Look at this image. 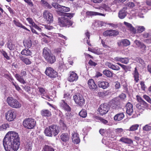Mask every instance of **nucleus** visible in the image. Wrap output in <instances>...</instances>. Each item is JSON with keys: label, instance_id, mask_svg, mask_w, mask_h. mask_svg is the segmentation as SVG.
I'll return each instance as SVG.
<instances>
[{"label": "nucleus", "instance_id": "nucleus-1", "mask_svg": "<svg viewBox=\"0 0 151 151\" xmlns=\"http://www.w3.org/2000/svg\"><path fill=\"white\" fill-rule=\"evenodd\" d=\"M3 141L20 144L19 135L17 133L14 131L8 132L4 138Z\"/></svg>", "mask_w": 151, "mask_h": 151}, {"label": "nucleus", "instance_id": "nucleus-2", "mask_svg": "<svg viewBox=\"0 0 151 151\" xmlns=\"http://www.w3.org/2000/svg\"><path fill=\"white\" fill-rule=\"evenodd\" d=\"M59 128L56 125H51L46 128L44 131L45 134L47 136L51 137L52 135L56 136L59 132Z\"/></svg>", "mask_w": 151, "mask_h": 151}, {"label": "nucleus", "instance_id": "nucleus-3", "mask_svg": "<svg viewBox=\"0 0 151 151\" xmlns=\"http://www.w3.org/2000/svg\"><path fill=\"white\" fill-rule=\"evenodd\" d=\"M3 145L6 151H17L19 148L20 144L3 141Z\"/></svg>", "mask_w": 151, "mask_h": 151}, {"label": "nucleus", "instance_id": "nucleus-4", "mask_svg": "<svg viewBox=\"0 0 151 151\" xmlns=\"http://www.w3.org/2000/svg\"><path fill=\"white\" fill-rule=\"evenodd\" d=\"M43 55L48 63L52 64L55 61V56L51 53L50 51L47 47H45L43 49Z\"/></svg>", "mask_w": 151, "mask_h": 151}, {"label": "nucleus", "instance_id": "nucleus-5", "mask_svg": "<svg viewBox=\"0 0 151 151\" xmlns=\"http://www.w3.org/2000/svg\"><path fill=\"white\" fill-rule=\"evenodd\" d=\"M58 23L61 27H69L72 26L73 23L69 19L65 17H59L58 19Z\"/></svg>", "mask_w": 151, "mask_h": 151}, {"label": "nucleus", "instance_id": "nucleus-6", "mask_svg": "<svg viewBox=\"0 0 151 151\" xmlns=\"http://www.w3.org/2000/svg\"><path fill=\"white\" fill-rule=\"evenodd\" d=\"M6 101L8 104L12 108H19L21 106V104L19 102L13 97H8Z\"/></svg>", "mask_w": 151, "mask_h": 151}, {"label": "nucleus", "instance_id": "nucleus-7", "mask_svg": "<svg viewBox=\"0 0 151 151\" xmlns=\"http://www.w3.org/2000/svg\"><path fill=\"white\" fill-rule=\"evenodd\" d=\"M36 124L35 121L30 118L25 119L23 123L24 126L28 129H33L35 126Z\"/></svg>", "mask_w": 151, "mask_h": 151}, {"label": "nucleus", "instance_id": "nucleus-8", "mask_svg": "<svg viewBox=\"0 0 151 151\" xmlns=\"http://www.w3.org/2000/svg\"><path fill=\"white\" fill-rule=\"evenodd\" d=\"M73 99L76 103L80 106H83L85 104V99L82 95L80 93H77L73 96Z\"/></svg>", "mask_w": 151, "mask_h": 151}, {"label": "nucleus", "instance_id": "nucleus-9", "mask_svg": "<svg viewBox=\"0 0 151 151\" xmlns=\"http://www.w3.org/2000/svg\"><path fill=\"white\" fill-rule=\"evenodd\" d=\"M46 75L51 78H55L57 77V72L51 67H47L45 71Z\"/></svg>", "mask_w": 151, "mask_h": 151}, {"label": "nucleus", "instance_id": "nucleus-10", "mask_svg": "<svg viewBox=\"0 0 151 151\" xmlns=\"http://www.w3.org/2000/svg\"><path fill=\"white\" fill-rule=\"evenodd\" d=\"M43 16L47 20V23L50 24L53 22V18L52 14L47 10H45L44 11Z\"/></svg>", "mask_w": 151, "mask_h": 151}, {"label": "nucleus", "instance_id": "nucleus-11", "mask_svg": "<svg viewBox=\"0 0 151 151\" xmlns=\"http://www.w3.org/2000/svg\"><path fill=\"white\" fill-rule=\"evenodd\" d=\"M109 111V109L107 104H101L98 109V111L99 114L103 115L106 114Z\"/></svg>", "mask_w": 151, "mask_h": 151}, {"label": "nucleus", "instance_id": "nucleus-12", "mask_svg": "<svg viewBox=\"0 0 151 151\" xmlns=\"http://www.w3.org/2000/svg\"><path fill=\"white\" fill-rule=\"evenodd\" d=\"M21 74L22 76H20L19 74H16L15 75V77L17 80L19 82L23 84H24L26 83V82L22 78V77L26 75V71L25 70H22L21 71Z\"/></svg>", "mask_w": 151, "mask_h": 151}, {"label": "nucleus", "instance_id": "nucleus-13", "mask_svg": "<svg viewBox=\"0 0 151 151\" xmlns=\"http://www.w3.org/2000/svg\"><path fill=\"white\" fill-rule=\"evenodd\" d=\"M16 116L15 113L12 110L9 111L6 114V119L9 121L13 120Z\"/></svg>", "mask_w": 151, "mask_h": 151}, {"label": "nucleus", "instance_id": "nucleus-14", "mask_svg": "<svg viewBox=\"0 0 151 151\" xmlns=\"http://www.w3.org/2000/svg\"><path fill=\"white\" fill-rule=\"evenodd\" d=\"M109 105L111 107L115 109H118L120 107L119 103L117 99L111 100L109 102Z\"/></svg>", "mask_w": 151, "mask_h": 151}, {"label": "nucleus", "instance_id": "nucleus-15", "mask_svg": "<svg viewBox=\"0 0 151 151\" xmlns=\"http://www.w3.org/2000/svg\"><path fill=\"white\" fill-rule=\"evenodd\" d=\"M70 10V8L69 7L60 5L59 10H57L56 12L59 15H61L63 14V12H68Z\"/></svg>", "mask_w": 151, "mask_h": 151}, {"label": "nucleus", "instance_id": "nucleus-16", "mask_svg": "<svg viewBox=\"0 0 151 151\" xmlns=\"http://www.w3.org/2000/svg\"><path fill=\"white\" fill-rule=\"evenodd\" d=\"M127 8L126 7H124L123 9L120 10L118 13L119 17L121 19L124 18L127 15V12L126 10Z\"/></svg>", "mask_w": 151, "mask_h": 151}, {"label": "nucleus", "instance_id": "nucleus-17", "mask_svg": "<svg viewBox=\"0 0 151 151\" xmlns=\"http://www.w3.org/2000/svg\"><path fill=\"white\" fill-rule=\"evenodd\" d=\"M78 77L76 73L73 72H70V76L68 78V80L70 82H72L77 80Z\"/></svg>", "mask_w": 151, "mask_h": 151}, {"label": "nucleus", "instance_id": "nucleus-18", "mask_svg": "<svg viewBox=\"0 0 151 151\" xmlns=\"http://www.w3.org/2000/svg\"><path fill=\"white\" fill-rule=\"evenodd\" d=\"M117 44L119 46H127L130 45V42L127 39H122L119 40L117 42Z\"/></svg>", "mask_w": 151, "mask_h": 151}, {"label": "nucleus", "instance_id": "nucleus-19", "mask_svg": "<svg viewBox=\"0 0 151 151\" xmlns=\"http://www.w3.org/2000/svg\"><path fill=\"white\" fill-rule=\"evenodd\" d=\"M98 86L100 88L105 89L109 87V83L106 81H99L98 82Z\"/></svg>", "mask_w": 151, "mask_h": 151}, {"label": "nucleus", "instance_id": "nucleus-20", "mask_svg": "<svg viewBox=\"0 0 151 151\" xmlns=\"http://www.w3.org/2000/svg\"><path fill=\"white\" fill-rule=\"evenodd\" d=\"M126 112L129 115H131L133 112V105L130 103L128 102L126 105Z\"/></svg>", "mask_w": 151, "mask_h": 151}, {"label": "nucleus", "instance_id": "nucleus-21", "mask_svg": "<svg viewBox=\"0 0 151 151\" xmlns=\"http://www.w3.org/2000/svg\"><path fill=\"white\" fill-rule=\"evenodd\" d=\"M60 105L61 107L65 110L68 111H70V107L64 100H61L60 102Z\"/></svg>", "mask_w": 151, "mask_h": 151}, {"label": "nucleus", "instance_id": "nucleus-22", "mask_svg": "<svg viewBox=\"0 0 151 151\" xmlns=\"http://www.w3.org/2000/svg\"><path fill=\"white\" fill-rule=\"evenodd\" d=\"M88 84L90 89L95 90L97 88V86L95 84L93 80L92 79L88 80Z\"/></svg>", "mask_w": 151, "mask_h": 151}, {"label": "nucleus", "instance_id": "nucleus-23", "mask_svg": "<svg viewBox=\"0 0 151 151\" xmlns=\"http://www.w3.org/2000/svg\"><path fill=\"white\" fill-rule=\"evenodd\" d=\"M73 142L76 144H78L80 142V139L78 136V134L76 133H74L72 137Z\"/></svg>", "mask_w": 151, "mask_h": 151}, {"label": "nucleus", "instance_id": "nucleus-24", "mask_svg": "<svg viewBox=\"0 0 151 151\" xmlns=\"http://www.w3.org/2000/svg\"><path fill=\"white\" fill-rule=\"evenodd\" d=\"M40 114L42 116L49 117L51 115V112L48 109H43L40 111Z\"/></svg>", "mask_w": 151, "mask_h": 151}, {"label": "nucleus", "instance_id": "nucleus-25", "mask_svg": "<svg viewBox=\"0 0 151 151\" xmlns=\"http://www.w3.org/2000/svg\"><path fill=\"white\" fill-rule=\"evenodd\" d=\"M119 141L126 144H132L133 143V141L131 139L125 137H122L119 140Z\"/></svg>", "mask_w": 151, "mask_h": 151}, {"label": "nucleus", "instance_id": "nucleus-26", "mask_svg": "<svg viewBox=\"0 0 151 151\" xmlns=\"http://www.w3.org/2000/svg\"><path fill=\"white\" fill-rule=\"evenodd\" d=\"M19 57L20 60L26 65H29L31 64V61L28 58L24 57L21 55H19Z\"/></svg>", "mask_w": 151, "mask_h": 151}, {"label": "nucleus", "instance_id": "nucleus-27", "mask_svg": "<svg viewBox=\"0 0 151 151\" xmlns=\"http://www.w3.org/2000/svg\"><path fill=\"white\" fill-rule=\"evenodd\" d=\"M124 115L123 113L118 114L115 115L114 119L115 121H120L122 120L124 117Z\"/></svg>", "mask_w": 151, "mask_h": 151}, {"label": "nucleus", "instance_id": "nucleus-28", "mask_svg": "<svg viewBox=\"0 0 151 151\" xmlns=\"http://www.w3.org/2000/svg\"><path fill=\"white\" fill-rule=\"evenodd\" d=\"M106 65L109 68L114 70H119L120 69V68L118 65H115L111 63H107Z\"/></svg>", "mask_w": 151, "mask_h": 151}, {"label": "nucleus", "instance_id": "nucleus-29", "mask_svg": "<svg viewBox=\"0 0 151 151\" xmlns=\"http://www.w3.org/2000/svg\"><path fill=\"white\" fill-rule=\"evenodd\" d=\"M21 54L25 56H30L32 55V52L28 49H24L21 52Z\"/></svg>", "mask_w": 151, "mask_h": 151}, {"label": "nucleus", "instance_id": "nucleus-30", "mask_svg": "<svg viewBox=\"0 0 151 151\" xmlns=\"http://www.w3.org/2000/svg\"><path fill=\"white\" fill-rule=\"evenodd\" d=\"M60 139L63 142H66L69 139V135L66 133H63L60 136Z\"/></svg>", "mask_w": 151, "mask_h": 151}, {"label": "nucleus", "instance_id": "nucleus-31", "mask_svg": "<svg viewBox=\"0 0 151 151\" xmlns=\"http://www.w3.org/2000/svg\"><path fill=\"white\" fill-rule=\"evenodd\" d=\"M41 3L43 6L47 8L50 9L52 8V6L47 2L45 0H41Z\"/></svg>", "mask_w": 151, "mask_h": 151}, {"label": "nucleus", "instance_id": "nucleus-32", "mask_svg": "<svg viewBox=\"0 0 151 151\" xmlns=\"http://www.w3.org/2000/svg\"><path fill=\"white\" fill-rule=\"evenodd\" d=\"M59 124L63 132L67 129L66 125L63 120L60 119L59 122Z\"/></svg>", "mask_w": 151, "mask_h": 151}, {"label": "nucleus", "instance_id": "nucleus-33", "mask_svg": "<svg viewBox=\"0 0 151 151\" xmlns=\"http://www.w3.org/2000/svg\"><path fill=\"white\" fill-rule=\"evenodd\" d=\"M133 75L134 80L136 81V82H138L139 81V73L136 67L135 68Z\"/></svg>", "mask_w": 151, "mask_h": 151}, {"label": "nucleus", "instance_id": "nucleus-34", "mask_svg": "<svg viewBox=\"0 0 151 151\" xmlns=\"http://www.w3.org/2000/svg\"><path fill=\"white\" fill-rule=\"evenodd\" d=\"M32 147V143L31 142H26L25 144V148L27 151L31 150Z\"/></svg>", "mask_w": 151, "mask_h": 151}, {"label": "nucleus", "instance_id": "nucleus-35", "mask_svg": "<svg viewBox=\"0 0 151 151\" xmlns=\"http://www.w3.org/2000/svg\"><path fill=\"white\" fill-rule=\"evenodd\" d=\"M13 22L14 24L17 27L22 28L26 30L27 31H30V30L26 27L25 26H23L21 23L15 20H14Z\"/></svg>", "mask_w": 151, "mask_h": 151}, {"label": "nucleus", "instance_id": "nucleus-36", "mask_svg": "<svg viewBox=\"0 0 151 151\" xmlns=\"http://www.w3.org/2000/svg\"><path fill=\"white\" fill-rule=\"evenodd\" d=\"M43 151H54V149L51 146L45 145L43 148Z\"/></svg>", "mask_w": 151, "mask_h": 151}, {"label": "nucleus", "instance_id": "nucleus-37", "mask_svg": "<svg viewBox=\"0 0 151 151\" xmlns=\"http://www.w3.org/2000/svg\"><path fill=\"white\" fill-rule=\"evenodd\" d=\"M136 98L138 102H139L141 104H142L145 106H146L147 105V103L144 101L142 98L140 97L139 96L137 95L136 96Z\"/></svg>", "mask_w": 151, "mask_h": 151}, {"label": "nucleus", "instance_id": "nucleus-38", "mask_svg": "<svg viewBox=\"0 0 151 151\" xmlns=\"http://www.w3.org/2000/svg\"><path fill=\"white\" fill-rule=\"evenodd\" d=\"M103 73L108 77H111L112 76V73L109 70H105L103 71Z\"/></svg>", "mask_w": 151, "mask_h": 151}, {"label": "nucleus", "instance_id": "nucleus-39", "mask_svg": "<svg viewBox=\"0 0 151 151\" xmlns=\"http://www.w3.org/2000/svg\"><path fill=\"white\" fill-rule=\"evenodd\" d=\"M139 125L138 124H135L132 125L128 130L130 131H134L138 129Z\"/></svg>", "mask_w": 151, "mask_h": 151}, {"label": "nucleus", "instance_id": "nucleus-40", "mask_svg": "<svg viewBox=\"0 0 151 151\" xmlns=\"http://www.w3.org/2000/svg\"><path fill=\"white\" fill-rule=\"evenodd\" d=\"M143 131H148L151 130V124H146L143 127Z\"/></svg>", "mask_w": 151, "mask_h": 151}, {"label": "nucleus", "instance_id": "nucleus-41", "mask_svg": "<svg viewBox=\"0 0 151 151\" xmlns=\"http://www.w3.org/2000/svg\"><path fill=\"white\" fill-rule=\"evenodd\" d=\"M7 45V47L10 50H13L14 49L15 47V45L12 42H8Z\"/></svg>", "mask_w": 151, "mask_h": 151}, {"label": "nucleus", "instance_id": "nucleus-42", "mask_svg": "<svg viewBox=\"0 0 151 151\" xmlns=\"http://www.w3.org/2000/svg\"><path fill=\"white\" fill-rule=\"evenodd\" d=\"M103 35L104 36L106 37L108 36H112L111 30H108L104 32Z\"/></svg>", "mask_w": 151, "mask_h": 151}, {"label": "nucleus", "instance_id": "nucleus-43", "mask_svg": "<svg viewBox=\"0 0 151 151\" xmlns=\"http://www.w3.org/2000/svg\"><path fill=\"white\" fill-rule=\"evenodd\" d=\"M79 114L81 117L84 118L87 116V112L85 110H82L80 112Z\"/></svg>", "mask_w": 151, "mask_h": 151}, {"label": "nucleus", "instance_id": "nucleus-44", "mask_svg": "<svg viewBox=\"0 0 151 151\" xmlns=\"http://www.w3.org/2000/svg\"><path fill=\"white\" fill-rule=\"evenodd\" d=\"M137 28L136 33H141L144 31L145 29L144 27L142 26H137Z\"/></svg>", "mask_w": 151, "mask_h": 151}, {"label": "nucleus", "instance_id": "nucleus-45", "mask_svg": "<svg viewBox=\"0 0 151 151\" xmlns=\"http://www.w3.org/2000/svg\"><path fill=\"white\" fill-rule=\"evenodd\" d=\"M108 92L107 91H104V92H101L98 93V95L99 97H104L106 95H107Z\"/></svg>", "mask_w": 151, "mask_h": 151}, {"label": "nucleus", "instance_id": "nucleus-46", "mask_svg": "<svg viewBox=\"0 0 151 151\" xmlns=\"http://www.w3.org/2000/svg\"><path fill=\"white\" fill-rule=\"evenodd\" d=\"M24 45L26 47H27L28 48H30L32 46V42L30 40H27Z\"/></svg>", "mask_w": 151, "mask_h": 151}, {"label": "nucleus", "instance_id": "nucleus-47", "mask_svg": "<svg viewBox=\"0 0 151 151\" xmlns=\"http://www.w3.org/2000/svg\"><path fill=\"white\" fill-rule=\"evenodd\" d=\"M133 34H135L136 33V30L132 26V25L129 28L127 29Z\"/></svg>", "mask_w": 151, "mask_h": 151}, {"label": "nucleus", "instance_id": "nucleus-48", "mask_svg": "<svg viewBox=\"0 0 151 151\" xmlns=\"http://www.w3.org/2000/svg\"><path fill=\"white\" fill-rule=\"evenodd\" d=\"M121 62L125 64H127L129 62V59L128 58H122Z\"/></svg>", "mask_w": 151, "mask_h": 151}, {"label": "nucleus", "instance_id": "nucleus-49", "mask_svg": "<svg viewBox=\"0 0 151 151\" xmlns=\"http://www.w3.org/2000/svg\"><path fill=\"white\" fill-rule=\"evenodd\" d=\"M52 6L58 10H59V8L60 7V5L55 3H52Z\"/></svg>", "mask_w": 151, "mask_h": 151}, {"label": "nucleus", "instance_id": "nucleus-50", "mask_svg": "<svg viewBox=\"0 0 151 151\" xmlns=\"http://www.w3.org/2000/svg\"><path fill=\"white\" fill-rule=\"evenodd\" d=\"M117 64L121 66V67L125 70L126 72L127 71V70H128L129 68V67L128 66L119 63H117Z\"/></svg>", "mask_w": 151, "mask_h": 151}, {"label": "nucleus", "instance_id": "nucleus-51", "mask_svg": "<svg viewBox=\"0 0 151 151\" xmlns=\"http://www.w3.org/2000/svg\"><path fill=\"white\" fill-rule=\"evenodd\" d=\"M143 97L148 103L151 104V99L149 96L144 95L143 96Z\"/></svg>", "mask_w": 151, "mask_h": 151}, {"label": "nucleus", "instance_id": "nucleus-52", "mask_svg": "<svg viewBox=\"0 0 151 151\" xmlns=\"http://www.w3.org/2000/svg\"><path fill=\"white\" fill-rule=\"evenodd\" d=\"M126 6L130 8H133L135 6V5L133 2H129L126 4Z\"/></svg>", "mask_w": 151, "mask_h": 151}, {"label": "nucleus", "instance_id": "nucleus-53", "mask_svg": "<svg viewBox=\"0 0 151 151\" xmlns=\"http://www.w3.org/2000/svg\"><path fill=\"white\" fill-rule=\"evenodd\" d=\"M137 61L139 63L142 65H144L145 64L144 61L140 58H137L136 59Z\"/></svg>", "mask_w": 151, "mask_h": 151}, {"label": "nucleus", "instance_id": "nucleus-54", "mask_svg": "<svg viewBox=\"0 0 151 151\" xmlns=\"http://www.w3.org/2000/svg\"><path fill=\"white\" fill-rule=\"evenodd\" d=\"M59 67L61 68H63L65 67V64L62 60L59 61Z\"/></svg>", "mask_w": 151, "mask_h": 151}, {"label": "nucleus", "instance_id": "nucleus-55", "mask_svg": "<svg viewBox=\"0 0 151 151\" xmlns=\"http://www.w3.org/2000/svg\"><path fill=\"white\" fill-rule=\"evenodd\" d=\"M97 13V12H86V14L87 15H96V14Z\"/></svg>", "mask_w": 151, "mask_h": 151}, {"label": "nucleus", "instance_id": "nucleus-56", "mask_svg": "<svg viewBox=\"0 0 151 151\" xmlns=\"http://www.w3.org/2000/svg\"><path fill=\"white\" fill-rule=\"evenodd\" d=\"M27 20L28 22L30 24H31L33 26L35 24L33 21L32 19L30 18H27L26 19Z\"/></svg>", "mask_w": 151, "mask_h": 151}, {"label": "nucleus", "instance_id": "nucleus-57", "mask_svg": "<svg viewBox=\"0 0 151 151\" xmlns=\"http://www.w3.org/2000/svg\"><path fill=\"white\" fill-rule=\"evenodd\" d=\"M99 120H100L102 123L104 124H106L108 122L106 120L103 119L101 117H99Z\"/></svg>", "mask_w": 151, "mask_h": 151}, {"label": "nucleus", "instance_id": "nucleus-58", "mask_svg": "<svg viewBox=\"0 0 151 151\" xmlns=\"http://www.w3.org/2000/svg\"><path fill=\"white\" fill-rule=\"evenodd\" d=\"M39 92L43 95L45 93V90L42 88L39 87L38 88Z\"/></svg>", "mask_w": 151, "mask_h": 151}, {"label": "nucleus", "instance_id": "nucleus-59", "mask_svg": "<svg viewBox=\"0 0 151 151\" xmlns=\"http://www.w3.org/2000/svg\"><path fill=\"white\" fill-rule=\"evenodd\" d=\"M7 125L3 124L0 126V131H3L5 130L7 128L6 126Z\"/></svg>", "mask_w": 151, "mask_h": 151}, {"label": "nucleus", "instance_id": "nucleus-60", "mask_svg": "<svg viewBox=\"0 0 151 151\" xmlns=\"http://www.w3.org/2000/svg\"><path fill=\"white\" fill-rule=\"evenodd\" d=\"M63 15L64 16V17H71L73 16V14L70 13H63Z\"/></svg>", "mask_w": 151, "mask_h": 151}, {"label": "nucleus", "instance_id": "nucleus-61", "mask_svg": "<svg viewBox=\"0 0 151 151\" xmlns=\"http://www.w3.org/2000/svg\"><path fill=\"white\" fill-rule=\"evenodd\" d=\"M140 85L142 89L144 91H145L146 89V87L144 82L142 81H141L140 83Z\"/></svg>", "mask_w": 151, "mask_h": 151}, {"label": "nucleus", "instance_id": "nucleus-62", "mask_svg": "<svg viewBox=\"0 0 151 151\" xmlns=\"http://www.w3.org/2000/svg\"><path fill=\"white\" fill-rule=\"evenodd\" d=\"M115 86L116 89H118L120 87V84L119 82H115Z\"/></svg>", "mask_w": 151, "mask_h": 151}, {"label": "nucleus", "instance_id": "nucleus-63", "mask_svg": "<svg viewBox=\"0 0 151 151\" xmlns=\"http://www.w3.org/2000/svg\"><path fill=\"white\" fill-rule=\"evenodd\" d=\"M134 42L136 45L137 47H139L142 43L141 42L137 40H136L134 41Z\"/></svg>", "mask_w": 151, "mask_h": 151}, {"label": "nucleus", "instance_id": "nucleus-64", "mask_svg": "<svg viewBox=\"0 0 151 151\" xmlns=\"http://www.w3.org/2000/svg\"><path fill=\"white\" fill-rule=\"evenodd\" d=\"M45 28L48 30H50L51 29H53V27L52 26H50L49 25H44Z\"/></svg>", "mask_w": 151, "mask_h": 151}]
</instances>
